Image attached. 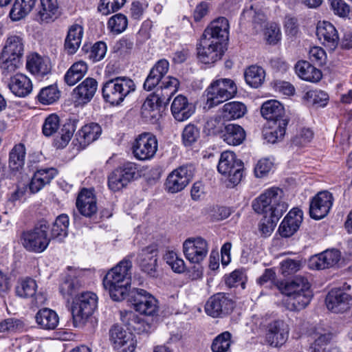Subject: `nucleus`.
<instances>
[{
	"label": "nucleus",
	"mask_w": 352,
	"mask_h": 352,
	"mask_svg": "<svg viewBox=\"0 0 352 352\" xmlns=\"http://www.w3.org/2000/svg\"><path fill=\"white\" fill-rule=\"evenodd\" d=\"M36 9L35 19L40 24L50 23L59 16L57 0H39Z\"/></svg>",
	"instance_id": "obj_22"
},
{
	"label": "nucleus",
	"mask_w": 352,
	"mask_h": 352,
	"mask_svg": "<svg viewBox=\"0 0 352 352\" xmlns=\"http://www.w3.org/2000/svg\"><path fill=\"white\" fill-rule=\"evenodd\" d=\"M283 191L272 187L265 190L252 201V208L258 214H265L261 220L259 231L265 236H270L279 219L287 210V204L283 200Z\"/></svg>",
	"instance_id": "obj_1"
},
{
	"label": "nucleus",
	"mask_w": 352,
	"mask_h": 352,
	"mask_svg": "<svg viewBox=\"0 0 352 352\" xmlns=\"http://www.w3.org/2000/svg\"><path fill=\"white\" fill-rule=\"evenodd\" d=\"M83 34V27L78 23H74L68 28L64 41V50L67 54L76 53L81 45Z\"/></svg>",
	"instance_id": "obj_28"
},
{
	"label": "nucleus",
	"mask_w": 352,
	"mask_h": 352,
	"mask_svg": "<svg viewBox=\"0 0 352 352\" xmlns=\"http://www.w3.org/2000/svg\"><path fill=\"white\" fill-rule=\"evenodd\" d=\"M171 113L174 118L183 122L188 119L195 111V105L188 102L186 97L183 95L176 96L170 107Z\"/></svg>",
	"instance_id": "obj_26"
},
{
	"label": "nucleus",
	"mask_w": 352,
	"mask_h": 352,
	"mask_svg": "<svg viewBox=\"0 0 352 352\" xmlns=\"http://www.w3.org/2000/svg\"><path fill=\"white\" fill-rule=\"evenodd\" d=\"M132 255L124 258L112 267L103 278V286L114 301H121L129 295L131 281Z\"/></svg>",
	"instance_id": "obj_2"
},
{
	"label": "nucleus",
	"mask_w": 352,
	"mask_h": 352,
	"mask_svg": "<svg viewBox=\"0 0 352 352\" xmlns=\"http://www.w3.org/2000/svg\"><path fill=\"white\" fill-rule=\"evenodd\" d=\"M24 54V43L23 38L19 36L12 35L8 37L5 45L0 53L9 58H14L22 61Z\"/></svg>",
	"instance_id": "obj_35"
},
{
	"label": "nucleus",
	"mask_w": 352,
	"mask_h": 352,
	"mask_svg": "<svg viewBox=\"0 0 352 352\" xmlns=\"http://www.w3.org/2000/svg\"><path fill=\"white\" fill-rule=\"evenodd\" d=\"M199 130L194 124H188L182 132V140L185 146H191L199 138Z\"/></svg>",
	"instance_id": "obj_61"
},
{
	"label": "nucleus",
	"mask_w": 352,
	"mask_h": 352,
	"mask_svg": "<svg viewBox=\"0 0 352 352\" xmlns=\"http://www.w3.org/2000/svg\"><path fill=\"white\" fill-rule=\"evenodd\" d=\"M163 258L174 272L181 274L185 271L186 265L184 260L179 258L174 251L167 250Z\"/></svg>",
	"instance_id": "obj_53"
},
{
	"label": "nucleus",
	"mask_w": 352,
	"mask_h": 352,
	"mask_svg": "<svg viewBox=\"0 0 352 352\" xmlns=\"http://www.w3.org/2000/svg\"><path fill=\"white\" fill-rule=\"evenodd\" d=\"M302 221V211L298 208L291 210L281 222L278 232L283 237L292 236L299 228Z\"/></svg>",
	"instance_id": "obj_24"
},
{
	"label": "nucleus",
	"mask_w": 352,
	"mask_h": 352,
	"mask_svg": "<svg viewBox=\"0 0 352 352\" xmlns=\"http://www.w3.org/2000/svg\"><path fill=\"white\" fill-rule=\"evenodd\" d=\"M48 228L47 221L42 220L33 229L23 232L21 241L24 248L30 252H43L50 241V238L47 236Z\"/></svg>",
	"instance_id": "obj_7"
},
{
	"label": "nucleus",
	"mask_w": 352,
	"mask_h": 352,
	"mask_svg": "<svg viewBox=\"0 0 352 352\" xmlns=\"http://www.w3.org/2000/svg\"><path fill=\"white\" fill-rule=\"evenodd\" d=\"M197 57L204 64H212L219 60L224 53L223 45L219 41L209 40L201 36L197 47Z\"/></svg>",
	"instance_id": "obj_15"
},
{
	"label": "nucleus",
	"mask_w": 352,
	"mask_h": 352,
	"mask_svg": "<svg viewBox=\"0 0 352 352\" xmlns=\"http://www.w3.org/2000/svg\"><path fill=\"white\" fill-rule=\"evenodd\" d=\"M205 92L206 104L208 108H212L233 98L237 92V88L232 80L220 78L213 81Z\"/></svg>",
	"instance_id": "obj_6"
},
{
	"label": "nucleus",
	"mask_w": 352,
	"mask_h": 352,
	"mask_svg": "<svg viewBox=\"0 0 352 352\" xmlns=\"http://www.w3.org/2000/svg\"><path fill=\"white\" fill-rule=\"evenodd\" d=\"M128 333L122 327L115 325L110 330V339L114 348H120L121 342L127 338Z\"/></svg>",
	"instance_id": "obj_63"
},
{
	"label": "nucleus",
	"mask_w": 352,
	"mask_h": 352,
	"mask_svg": "<svg viewBox=\"0 0 352 352\" xmlns=\"http://www.w3.org/2000/svg\"><path fill=\"white\" fill-rule=\"evenodd\" d=\"M82 50L87 54L90 60L96 63L104 58L107 53V47L104 42L98 41L91 47L85 45Z\"/></svg>",
	"instance_id": "obj_49"
},
{
	"label": "nucleus",
	"mask_w": 352,
	"mask_h": 352,
	"mask_svg": "<svg viewBox=\"0 0 352 352\" xmlns=\"http://www.w3.org/2000/svg\"><path fill=\"white\" fill-rule=\"evenodd\" d=\"M87 65L84 61L74 63L64 76L65 82L69 86H73L81 80L87 72Z\"/></svg>",
	"instance_id": "obj_43"
},
{
	"label": "nucleus",
	"mask_w": 352,
	"mask_h": 352,
	"mask_svg": "<svg viewBox=\"0 0 352 352\" xmlns=\"http://www.w3.org/2000/svg\"><path fill=\"white\" fill-rule=\"evenodd\" d=\"M126 0H100L98 11L107 16L120 10L126 3Z\"/></svg>",
	"instance_id": "obj_55"
},
{
	"label": "nucleus",
	"mask_w": 352,
	"mask_h": 352,
	"mask_svg": "<svg viewBox=\"0 0 352 352\" xmlns=\"http://www.w3.org/2000/svg\"><path fill=\"white\" fill-rule=\"evenodd\" d=\"M351 302V296L340 287L330 290L325 298L327 309L334 313L346 311L349 309Z\"/></svg>",
	"instance_id": "obj_19"
},
{
	"label": "nucleus",
	"mask_w": 352,
	"mask_h": 352,
	"mask_svg": "<svg viewBox=\"0 0 352 352\" xmlns=\"http://www.w3.org/2000/svg\"><path fill=\"white\" fill-rule=\"evenodd\" d=\"M26 67L30 73L38 77L47 75L52 69L50 60L38 54H33L28 57Z\"/></svg>",
	"instance_id": "obj_31"
},
{
	"label": "nucleus",
	"mask_w": 352,
	"mask_h": 352,
	"mask_svg": "<svg viewBox=\"0 0 352 352\" xmlns=\"http://www.w3.org/2000/svg\"><path fill=\"white\" fill-rule=\"evenodd\" d=\"M37 284L31 278L19 280L15 287V293L17 296L22 298L33 297L36 292Z\"/></svg>",
	"instance_id": "obj_48"
},
{
	"label": "nucleus",
	"mask_w": 352,
	"mask_h": 352,
	"mask_svg": "<svg viewBox=\"0 0 352 352\" xmlns=\"http://www.w3.org/2000/svg\"><path fill=\"white\" fill-rule=\"evenodd\" d=\"M232 343V334L224 331L213 340L211 350L212 352H230Z\"/></svg>",
	"instance_id": "obj_52"
},
{
	"label": "nucleus",
	"mask_w": 352,
	"mask_h": 352,
	"mask_svg": "<svg viewBox=\"0 0 352 352\" xmlns=\"http://www.w3.org/2000/svg\"><path fill=\"white\" fill-rule=\"evenodd\" d=\"M340 258V253L337 250H326L313 257L310 261L312 267L324 270L336 265Z\"/></svg>",
	"instance_id": "obj_34"
},
{
	"label": "nucleus",
	"mask_w": 352,
	"mask_h": 352,
	"mask_svg": "<svg viewBox=\"0 0 352 352\" xmlns=\"http://www.w3.org/2000/svg\"><path fill=\"white\" fill-rule=\"evenodd\" d=\"M25 148L23 144H16L10 151L8 166L12 172L22 169L25 164Z\"/></svg>",
	"instance_id": "obj_42"
},
{
	"label": "nucleus",
	"mask_w": 352,
	"mask_h": 352,
	"mask_svg": "<svg viewBox=\"0 0 352 352\" xmlns=\"http://www.w3.org/2000/svg\"><path fill=\"white\" fill-rule=\"evenodd\" d=\"M183 252L186 258L191 263L199 264L208 254V243L201 237L189 238L183 243Z\"/></svg>",
	"instance_id": "obj_17"
},
{
	"label": "nucleus",
	"mask_w": 352,
	"mask_h": 352,
	"mask_svg": "<svg viewBox=\"0 0 352 352\" xmlns=\"http://www.w3.org/2000/svg\"><path fill=\"white\" fill-rule=\"evenodd\" d=\"M22 61L14 58L0 54V70L3 78L13 76V74L21 66Z\"/></svg>",
	"instance_id": "obj_51"
},
{
	"label": "nucleus",
	"mask_w": 352,
	"mask_h": 352,
	"mask_svg": "<svg viewBox=\"0 0 352 352\" xmlns=\"http://www.w3.org/2000/svg\"><path fill=\"white\" fill-rule=\"evenodd\" d=\"M203 37L209 40L219 41L223 45L229 37V23L225 17H219L212 21L204 30Z\"/></svg>",
	"instance_id": "obj_21"
},
{
	"label": "nucleus",
	"mask_w": 352,
	"mask_h": 352,
	"mask_svg": "<svg viewBox=\"0 0 352 352\" xmlns=\"http://www.w3.org/2000/svg\"><path fill=\"white\" fill-rule=\"evenodd\" d=\"M278 290L285 295V305L290 311H300L310 303L313 298L311 284L302 276H296L291 280L281 281L277 285Z\"/></svg>",
	"instance_id": "obj_3"
},
{
	"label": "nucleus",
	"mask_w": 352,
	"mask_h": 352,
	"mask_svg": "<svg viewBox=\"0 0 352 352\" xmlns=\"http://www.w3.org/2000/svg\"><path fill=\"white\" fill-rule=\"evenodd\" d=\"M138 177V166L135 163L127 162L113 170L108 176V186L113 192L126 187Z\"/></svg>",
	"instance_id": "obj_10"
},
{
	"label": "nucleus",
	"mask_w": 352,
	"mask_h": 352,
	"mask_svg": "<svg viewBox=\"0 0 352 352\" xmlns=\"http://www.w3.org/2000/svg\"><path fill=\"white\" fill-rule=\"evenodd\" d=\"M179 82L178 79L173 76L163 78L161 85V94H164L166 101H169L171 96L177 91Z\"/></svg>",
	"instance_id": "obj_56"
},
{
	"label": "nucleus",
	"mask_w": 352,
	"mask_h": 352,
	"mask_svg": "<svg viewBox=\"0 0 352 352\" xmlns=\"http://www.w3.org/2000/svg\"><path fill=\"white\" fill-rule=\"evenodd\" d=\"M35 320L40 328L46 330L55 329L59 323L58 314L49 308L40 309L36 314Z\"/></svg>",
	"instance_id": "obj_39"
},
{
	"label": "nucleus",
	"mask_w": 352,
	"mask_h": 352,
	"mask_svg": "<svg viewBox=\"0 0 352 352\" xmlns=\"http://www.w3.org/2000/svg\"><path fill=\"white\" fill-rule=\"evenodd\" d=\"M138 177V166L135 163L127 162L113 170L108 176V186L113 192L126 187Z\"/></svg>",
	"instance_id": "obj_11"
},
{
	"label": "nucleus",
	"mask_w": 352,
	"mask_h": 352,
	"mask_svg": "<svg viewBox=\"0 0 352 352\" xmlns=\"http://www.w3.org/2000/svg\"><path fill=\"white\" fill-rule=\"evenodd\" d=\"M194 168L192 166L184 165L170 172L164 183V188L168 193H177L183 190L192 180Z\"/></svg>",
	"instance_id": "obj_12"
},
{
	"label": "nucleus",
	"mask_w": 352,
	"mask_h": 352,
	"mask_svg": "<svg viewBox=\"0 0 352 352\" xmlns=\"http://www.w3.org/2000/svg\"><path fill=\"white\" fill-rule=\"evenodd\" d=\"M309 104L324 107L329 100L328 94L322 90H309L303 96Z\"/></svg>",
	"instance_id": "obj_57"
},
{
	"label": "nucleus",
	"mask_w": 352,
	"mask_h": 352,
	"mask_svg": "<svg viewBox=\"0 0 352 352\" xmlns=\"http://www.w3.org/2000/svg\"><path fill=\"white\" fill-rule=\"evenodd\" d=\"M80 287V280L74 275L68 274L63 279L59 289L63 296L69 300V298L76 294Z\"/></svg>",
	"instance_id": "obj_45"
},
{
	"label": "nucleus",
	"mask_w": 352,
	"mask_h": 352,
	"mask_svg": "<svg viewBox=\"0 0 352 352\" xmlns=\"http://www.w3.org/2000/svg\"><path fill=\"white\" fill-rule=\"evenodd\" d=\"M247 113V107L241 102L233 101L226 103L223 107L222 116L226 120L241 118Z\"/></svg>",
	"instance_id": "obj_44"
},
{
	"label": "nucleus",
	"mask_w": 352,
	"mask_h": 352,
	"mask_svg": "<svg viewBox=\"0 0 352 352\" xmlns=\"http://www.w3.org/2000/svg\"><path fill=\"white\" fill-rule=\"evenodd\" d=\"M138 265L140 270L150 278H157V258L155 251L146 248L138 255Z\"/></svg>",
	"instance_id": "obj_23"
},
{
	"label": "nucleus",
	"mask_w": 352,
	"mask_h": 352,
	"mask_svg": "<svg viewBox=\"0 0 352 352\" xmlns=\"http://www.w3.org/2000/svg\"><path fill=\"white\" fill-rule=\"evenodd\" d=\"M159 90L157 91L154 94L148 96L142 106V109L144 111H153L157 109L161 104H166L168 101H166V96L164 94H160L158 93Z\"/></svg>",
	"instance_id": "obj_59"
},
{
	"label": "nucleus",
	"mask_w": 352,
	"mask_h": 352,
	"mask_svg": "<svg viewBox=\"0 0 352 352\" xmlns=\"http://www.w3.org/2000/svg\"><path fill=\"white\" fill-rule=\"evenodd\" d=\"M138 177V166L135 163L127 162L113 170L108 176V186L113 192L126 187Z\"/></svg>",
	"instance_id": "obj_9"
},
{
	"label": "nucleus",
	"mask_w": 352,
	"mask_h": 352,
	"mask_svg": "<svg viewBox=\"0 0 352 352\" xmlns=\"http://www.w3.org/2000/svg\"><path fill=\"white\" fill-rule=\"evenodd\" d=\"M169 69V63L166 59L158 60L151 69L143 87L145 90L151 91L162 82Z\"/></svg>",
	"instance_id": "obj_27"
},
{
	"label": "nucleus",
	"mask_w": 352,
	"mask_h": 352,
	"mask_svg": "<svg viewBox=\"0 0 352 352\" xmlns=\"http://www.w3.org/2000/svg\"><path fill=\"white\" fill-rule=\"evenodd\" d=\"M102 133L100 126L94 122L85 125L76 135V140L80 147L85 148L87 145L96 140Z\"/></svg>",
	"instance_id": "obj_36"
},
{
	"label": "nucleus",
	"mask_w": 352,
	"mask_h": 352,
	"mask_svg": "<svg viewBox=\"0 0 352 352\" xmlns=\"http://www.w3.org/2000/svg\"><path fill=\"white\" fill-rule=\"evenodd\" d=\"M234 308V302L230 295L217 293L208 298L205 305L206 313L212 318H222L230 314Z\"/></svg>",
	"instance_id": "obj_14"
},
{
	"label": "nucleus",
	"mask_w": 352,
	"mask_h": 352,
	"mask_svg": "<svg viewBox=\"0 0 352 352\" xmlns=\"http://www.w3.org/2000/svg\"><path fill=\"white\" fill-rule=\"evenodd\" d=\"M261 113L262 116L268 120V122H271V121L280 122L281 119L289 118L285 115L282 104L275 100L265 102L261 106Z\"/></svg>",
	"instance_id": "obj_33"
},
{
	"label": "nucleus",
	"mask_w": 352,
	"mask_h": 352,
	"mask_svg": "<svg viewBox=\"0 0 352 352\" xmlns=\"http://www.w3.org/2000/svg\"><path fill=\"white\" fill-rule=\"evenodd\" d=\"M76 120H69L62 126L58 132L60 135L61 142L59 143V146L64 147L70 141L76 129Z\"/></svg>",
	"instance_id": "obj_58"
},
{
	"label": "nucleus",
	"mask_w": 352,
	"mask_h": 352,
	"mask_svg": "<svg viewBox=\"0 0 352 352\" xmlns=\"http://www.w3.org/2000/svg\"><path fill=\"white\" fill-rule=\"evenodd\" d=\"M244 76L248 85L258 88L263 83L265 72L261 67L251 65L245 69Z\"/></svg>",
	"instance_id": "obj_46"
},
{
	"label": "nucleus",
	"mask_w": 352,
	"mask_h": 352,
	"mask_svg": "<svg viewBox=\"0 0 352 352\" xmlns=\"http://www.w3.org/2000/svg\"><path fill=\"white\" fill-rule=\"evenodd\" d=\"M38 0H15L10 11V17L13 21L24 19L35 7Z\"/></svg>",
	"instance_id": "obj_41"
},
{
	"label": "nucleus",
	"mask_w": 352,
	"mask_h": 352,
	"mask_svg": "<svg viewBox=\"0 0 352 352\" xmlns=\"http://www.w3.org/2000/svg\"><path fill=\"white\" fill-rule=\"evenodd\" d=\"M333 202L332 194L328 191L318 192L311 201L309 214L312 219L318 220L326 217Z\"/></svg>",
	"instance_id": "obj_20"
},
{
	"label": "nucleus",
	"mask_w": 352,
	"mask_h": 352,
	"mask_svg": "<svg viewBox=\"0 0 352 352\" xmlns=\"http://www.w3.org/2000/svg\"><path fill=\"white\" fill-rule=\"evenodd\" d=\"M301 266L300 260L286 258L280 263V270L282 274L286 276L299 271Z\"/></svg>",
	"instance_id": "obj_62"
},
{
	"label": "nucleus",
	"mask_w": 352,
	"mask_h": 352,
	"mask_svg": "<svg viewBox=\"0 0 352 352\" xmlns=\"http://www.w3.org/2000/svg\"><path fill=\"white\" fill-rule=\"evenodd\" d=\"M157 150V140L155 136L144 133L140 135L133 144V153L140 160H150Z\"/></svg>",
	"instance_id": "obj_16"
},
{
	"label": "nucleus",
	"mask_w": 352,
	"mask_h": 352,
	"mask_svg": "<svg viewBox=\"0 0 352 352\" xmlns=\"http://www.w3.org/2000/svg\"><path fill=\"white\" fill-rule=\"evenodd\" d=\"M60 129V119L56 114L48 116L43 124L42 131L45 136L50 137L54 135Z\"/></svg>",
	"instance_id": "obj_60"
},
{
	"label": "nucleus",
	"mask_w": 352,
	"mask_h": 352,
	"mask_svg": "<svg viewBox=\"0 0 352 352\" xmlns=\"http://www.w3.org/2000/svg\"><path fill=\"white\" fill-rule=\"evenodd\" d=\"M98 89V82L93 78H87L74 90L77 98L83 103L89 102Z\"/></svg>",
	"instance_id": "obj_38"
},
{
	"label": "nucleus",
	"mask_w": 352,
	"mask_h": 352,
	"mask_svg": "<svg viewBox=\"0 0 352 352\" xmlns=\"http://www.w3.org/2000/svg\"><path fill=\"white\" fill-rule=\"evenodd\" d=\"M8 87L13 94L21 98L28 96L33 88L30 79L21 73H17L9 78Z\"/></svg>",
	"instance_id": "obj_29"
},
{
	"label": "nucleus",
	"mask_w": 352,
	"mask_h": 352,
	"mask_svg": "<svg viewBox=\"0 0 352 352\" xmlns=\"http://www.w3.org/2000/svg\"><path fill=\"white\" fill-rule=\"evenodd\" d=\"M289 122V118H284L280 120L271 121L268 126L263 131V138L269 143L274 144L283 140L285 135L286 127Z\"/></svg>",
	"instance_id": "obj_30"
},
{
	"label": "nucleus",
	"mask_w": 352,
	"mask_h": 352,
	"mask_svg": "<svg viewBox=\"0 0 352 352\" xmlns=\"http://www.w3.org/2000/svg\"><path fill=\"white\" fill-rule=\"evenodd\" d=\"M316 36L322 43L333 50L339 41L338 31L336 28L328 21H320L316 28Z\"/></svg>",
	"instance_id": "obj_25"
},
{
	"label": "nucleus",
	"mask_w": 352,
	"mask_h": 352,
	"mask_svg": "<svg viewBox=\"0 0 352 352\" xmlns=\"http://www.w3.org/2000/svg\"><path fill=\"white\" fill-rule=\"evenodd\" d=\"M128 25L126 16L121 13L116 14L109 18L107 22V28L114 34L123 32Z\"/></svg>",
	"instance_id": "obj_54"
},
{
	"label": "nucleus",
	"mask_w": 352,
	"mask_h": 352,
	"mask_svg": "<svg viewBox=\"0 0 352 352\" xmlns=\"http://www.w3.org/2000/svg\"><path fill=\"white\" fill-rule=\"evenodd\" d=\"M60 91L55 85H52L42 88L36 98L43 104H52L60 98Z\"/></svg>",
	"instance_id": "obj_50"
},
{
	"label": "nucleus",
	"mask_w": 352,
	"mask_h": 352,
	"mask_svg": "<svg viewBox=\"0 0 352 352\" xmlns=\"http://www.w3.org/2000/svg\"><path fill=\"white\" fill-rule=\"evenodd\" d=\"M130 301L140 314L153 316L158 311L157 299L146 290L135 289L130 294Z\"/></svg>",
	"instance_id": "obj_13"
},
{
	"label": "nucleus",
	"mask_w": 352,
	"mask_h": 352,
	"mask_svg": "<svg viewBox=\"0 0 352 352\" xmlns=\"http://www.w3.org/2000/svg\"><path fill=\"white\" fill-rule=\"evenodd\" d=\"M69 224V217L67 214H62L57 217L52 225L50 238L61 241L67 236Z\"/></svg>",
	"instance_id": "obj_47"
},
{
	"label": "nucleus",
	"mask_w": 352,
	"mask_h": 352,
	"mask_svg": "<svg viewBox=\"0 0 352 352\" xmlns=\"http://www.w3.org/2000/svg\"><path fill=\"white\" fill-rule=\"evenodd\" d=\"M97 307V296L92 292H84L76 298L72 306V315L74 325L83 327L91 319V316Z\"/></svg>",
	"instance_id": "obj_5"
},
{
	"label": "nucleus",
	"mask_w": 352,
	"mask_h": 352,
	"mask_svg": "<svg viewBox=\"0 0 352 352\" xmlns=\"http://www.w3.org/2000/svg\"><path fill=\"white\" fill-rule=\"evenodd\" d=\"M135 84L126 76L112 78L103 83L102 95L104 100L112 106L120 105L131 93L135 90Z\"/></svg>",
	"instance_id": "obj_4"
},
{
	"label": "nucleus",
	"mask_w": 352,
	"mask_h": 352,
	"mask_svg": "<svg viewBox=\"0 0 352 352\" xmlns=\"http://www.w3.org/2000/svg\"><path fill=\"white\" fill-rule=\"evenodd\" d=\"M217 169L228 179V186L234 187L242 179L243 164L241 160L236 159L234 153L227 151L221 153Z\"/></svg>",
	"instance_id": "obj_8"
},
{
	"label": "nucleus",
	"mask_w": 352,
	"mask_h": 352,
	"mask_svg": "<svg viewBox=\"0 0 352 352\" xmlns=\"http://www.w3.org/2000/svg\"><path fill=\"white\" fill-rule=\"evenodd\" d=\"M295 71L301 79L306 81L316 82L322 78L320 70L305 60L298 61L295 65Z\"/></svg>",
	"instance_id": "obj_40"
},
{
	"label": "nucleus",
	"mask_w": 352,
	"mask_h": 352,
	"mask_svg": "<svg viewBox=\"0 0 352 352\" xmlns=\"http://www.w3.org/2000/svg\"><path fill=\"white\" fill-rule=\"evenodd\" d=\"M289 333V325L282 320H276L268 324L265 340L273 347L283 345L288 339Z\"/></svg>",
	"instance_id": "obj_18"
},
{
	"label": "nucleus",
	"mask_w": 352,
	"mask_h": 352,
	"mask_svg": "<svg viewBox=\"0 0 352 352\" xmlns=\"http://www.w3.org/2000/svg\"><path fill=\"white\" fill-rule=\"evenodd\" d=\"M332 338L333 334L330 332L320 333L312 345L313 352H321L324 347L330 345L329 344Z\"/></svg>",
	"instance_id": "obj_64"
},
{
	"label": "nucleus",
	"mask_w": 352,
	"mask_h": 352,
	"mask_svg": "<svg viewBox=\"0 0 352 352\" xmlns=\"http://www.w3.org/2000/svg\"><path fill=\"white\" fill-rule=\"evenodd\" d=\"M76 206L80 213L87 217H91L97 211L96 199L92 192L87 189H83L79 193L76 199Z\"/></svg>",
	"instance_id": "obj_32"
},
{
	"label": "nucleus",
	"mask_w": 352,
	"mask_h": 352,
	"mask_svg": "<svg viewBox=\"0 0 352 352\" xmlns=\"http://www.w3.org/2000/svg\"><path fill=\"white\" fill-rule=\"evenodd\" d=\"M221 138L229 145L237 146L243 143L245 139L244 129L238 124H229L224 126L221 131Z\"/></svg>",
	"instance_id": "obj_37"
}]
</instances>
